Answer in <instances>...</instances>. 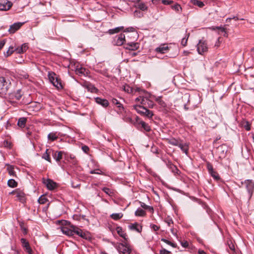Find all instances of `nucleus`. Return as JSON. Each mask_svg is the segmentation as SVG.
I'll use <instances>...</instances> for the list:
<instances>
[{
  "label": "nucleus",
  "instance_id": "f257e3e1",
  "mask_svg": "<svg viewBox=\"0 0 254 254\" xmlns=\"http://www.w3.org/2000/svg\"><path fill=\"white\" fill-rule=\"evenodd\" d=\"M133 109L141 116L146 117L149 119L152 118L153 113L152 111L149 110L143 106L139 105H134L133 106Z\"/></svg>",
  "mask_w": 254,
  "mask_h": 254
},
{
  "label": "nucleus",
  "instance_id": "f03ea898",
  "mask_svg": "<svg viewBox=\"0 0 254 254\" xmlns=\"http://www.w3.org/2000/svg\"><path fill=\"white\" fill-rule=\"evenodd\" d=\"M242 184H244L248 191V198L250 199L254 191V182L252 180H247L244 182H242Z\"/></svg>",
  "mask_w": 254,
  "mask_h": 254
},
{
  "label": "nucleus",
  "instance_id": "7ed1b4c3",
  "mask_svg": "<svg viewBox=\"0 0 254 254\" xmlns=\"http://www.w3.org/2000/svg\"><path fill=\"white\" fill-rule=\"evenodd\" d=\"M10 84V83L6 81L5 78L0 77V93L6 94Z\"/></svg>",
  "mask_w": 254,
  "mask_h": 254
},
{
  "label": "nucleus",
  "instance_id": "20e7f679",
  "mask_svg": "<svg viewBox=\"0 0 254 254\" xmlns=\"http://www.w3.org/2000/svg\"><path fill=\"white\" fill-rule=\"evenodd\" d=\"M197 50L198 53L200 55H202L203 53L207 51L208 47L205 41H199L197 45Z\"/></svg>",
  "mask_w": 254,
  "mask_h": 254
},
{
  "label": "nucleus",
  "instance_id": "39448f33",
  "mask_svg": "<svg viewBox=\"0 0 254 254\" xmlns=\"http://www.w3.org/2000/svg\"><path fill=\"white\" fill-rule=\"evenodd\" d=\"M9 194H14L16 195V197L18 200L21 202H24L25 201V193L20 189H16L10 192Z\"/></svg>",
  "mask_w": 254,
  "mask_h": 254
},
{
  "label": "nucleus",
  "instance_id": "423d86ee",
  "mask_svg": "<svg viewBox=\"0 0 254 254\" xmlns=\"http://www.w3.org/2000/svg\"><path fill=\"white\" fill-rule=\"evenodd\" d=\"M75 234L86 240L89 239L90 238L89 233L87 232H84L81 229L76 226L74 227V235Z\"/></svg>",
  "mask_w": 254,
  "mask_h": 254
},
{
  "label": "nucleus",
  "instance_id": "0eeeda50",
  "mask_svg": "<svg viewBox=\"0 0 254 254\" xmlns=\"http://www.w3.org/2000/svg\"><path fill=\"white\" fill-rule=\"evenodd\" d=\"M43 183L46 186L49 190H53L58 187L57 184L50 179H43Z\"/></svg>",
  "mask_w": 254,
  "mask_h": 254
},
{
  "label": "nucleus",
  "instance_id": "6e6552de",
  "mask_svg": "<svg viewBox=\"0 0 254 254\" xmlns=\"http://www.w3.org/2000/svg\"><path fill=\"white\" fill-rule=\"evenodd\" d=\"M125 41V35L121 33L115 37L114 39V44L117 46H121L124 44Z\"/></svg>",
  "mask_w": 254,
  "mask_h": 254
},
{
  "label": "nucleus",
  "instance_id": "1a4fd4ad",
  "mask_svg": "<svg viewBox=\"0 0 254 254\" xmlns=\"http://www.w3.org/2000/svg\"><path fill=\"white\" fill-rule=\"evenodd\" d=\"M12 5V3L7 0H0V10H9Z\"/></svg>",
  "mask_w": 254,
  "mask_h": 254
},
{
  "label": "nucleus",
  "instance_id": "9d476101",
  "mask_svg": "<svg viewBox=\"0 0 254 254\" xmlns=\"http://www.w3.org/2000/svg\"><path fill=\"white\" fill-rule=\"evenodd\" d=\"M20 241L25 251L28 253V254H32L33 251L30 247L28 242L24 238H21Z\"/></svg>",
  "mask_w": 254,
  "mask_h": 254
},
{
  "label": "nucleus",
  "instance_id": "9b49d317",
  "mask_svg": "<svg viewBox=\"0 0 254 254\" xmlns=\"http://www.w3.org/2000/svg\"><path fill=\"white\" fill-rule=\"evenodd\" d=\"M24 24L22 22H16L10 25L8 31L10 33H14L17 30H18Z\"/></svg>",
  "mask_w": 254,
  "mask_h": 254
},
{
  "label": "nucleus",
  "instance_id": "f8f14e48",
  "mask_svg": "<svg viewBox=\"0 0 254 254\" xmlns=\"http://www.w3.org/2000/svg\"><path fill=\"white\" fill-rule=\"evenodd\" d=\"M74 226L72 225L71 229H68L66 227H62L61 230L64 234L71 236L74 235Z\"/></svg>",
  "mask_w": 254,
  "mask_h": 254
},
{
  "label": "nucleus",
  "instance_id": "ddd939ff",
  "mask_svg": "<svg viewBox=\"0 0 254 254\" xmlns=\"http://www.w3.org/2000/svg\"><path fill=\"white\" fill-rule=\"evenodd\" d=\"M95 101L96 103L100 105L104 108L107 107L109 105L108 101L105 99H102L100 97H96L95 98Z\"/></svg>",
  "mask_w": 254,
  "mask_h": 254
},
{
  "label": "nucleus",
  "instance_id": "4468645a",
  "mask_svg": "<svg viewBox=\"0 0 254 254\" xmlns=\"http://www.w3.org/2000/svg\"><path fill=\"white\" fill-rule=\"evenodd\" d=\"M177 146H179V147L184 153H185L186 155H188L189 148V144L188 143L183 142L182 140H181Z\"/></svg>",
  "mask_w": 254,
  "mask_h": 254
},
{
  "label": "nucleus",
  "instance_id": "2eb2a0df",
  "mask_svg": "<svg viewBox=\"0 0 254 254\" xmlns=\"http://www.w3.org/2000/svg\"><path fill=\"white\" fill-rule=\"evenodd\" d=\"M136 122H138V125H140L141 127L146 131H149L151 130V128L148 124L145 122L140 121L138 117H136Z\"/></svg>",
  "mask_w": 254,
  "mask_h": 254
},
{
  "label": "nucleus",
  "instance_id": "dca6fc26",
  "mask_svg": "<svg viewBox=\"0 0 254 254\" xmlns=\"http://www.w3.org/2000/svg\"><path fill=\"white\" fill-rule=\"evenodd\" d=\"M169 50L168 46L166 44L161 45L159 47L156 48L155 51L161 54L166 53Z\"/></svg>",
  "mask_w": 254,
  "mask_h": 254
},
{
  "label": "nucleus",
  "instance_id": "f3484780",
  "mask_svg": "<svg viewBox=\"0 0 254 254\" xmlns=\"http://www.w3.org/2000/svg\"><path fill=\"white\" fill-rule=\"evenodd\" d=\"M129 228L132 230H135L138 233H140L142 231V226L137 223L132 224L128 226Z\"/></svg>",
  "mask_w": 254,
  "mask_h": 254
},
{
  "label": "nucleus",
  "instance_id": "a211bd4d",
  "mask_svg": "<svg viewBox=\"0 0 254 254\" xmlns=\"http://www.w3.org/2000/svg\"><path fill=\"white\" fill-rule=\"evenodd\" d=\"M138 44L137 43H128L125 47L126 49L129 50V51H134L138 48Z\"/></svg>",
  "mask_w": 254,
  "mask_h": 254
},
{
  "label": "nucleus",
  "instance_id": "6ab92c4d",
  "mask_svg": "<svg viewBox=\"0 0 254 254\" xmlns=\"http://www.w3.org/2000/svg\"><path fill=\"white\" fill-rule=\"evenodd\" d=\"M64 154V152L62 151L55 152H53V156L57 162H59L62 159V156Z\"/></svg>",
  "mask_w": 254,
  "mask_h": 254
},
{
  "label": "nucleus",
  "instance_id": "aec40b11",
  "mask_svg": "<svg viewBox=\"0 0 254 254\" xmlns=\"http://www.w3.org/2000/svg\"><path fill=\"white\" fill-rule=\"evenodd\" d=\"M165 140L168 143L174 146H178L181 141L173 137L166 138Z\"/></svg>",
  "mask_w": 254,
  "mask_h": 254
},
{
  "label": "nucleus",
  "instance_id": "412c9836",
  "mask_svg": "<svg viewBox=\"0 0 254 254\" xmlns=\"http://www.w3.org/2000/svg\"><path fill=\"white\" fill-rule=\"evenodd\" d=\"M116 231L117 233L120 235V236L124 238L125 240H127V234L124 232L122 227L119 226L117 227L116 228Z\"/></svg>",
  "mask_w": 254,
  "mask_h": 254
},
{
  "label": "nucleus",
  "instance_id": "4be33fe9",
  "mask_svg": "<svg viewBox=\"0 0 254 254\" xmlns=\"http://www.w3.org/2000/svg\"><path fill=\"white\" fill-rule=\"evenodd\" d=\"M28 49V45L27 44L24 43L22 44L20 47L17 48L15 51L18 54H21L25 52Z\"/></svg>",
  "mask_w": 254,
  "mask_h": 254
},
{
  "label": "nucleus",
  "instance_id": "5701e85b",
  "mask_svg": "<svg viewBox=\"0 0 254 254\" xmlns=\"http://www.w3.org/2000/svg\"><path fill=\"white\" fill-rule=\"evenodd\" d=\"M6 166L7 167L6 170L9 175L12 177H16V173L14 171V166L9 164H6Z\"/></svg>",
  "mask_w": 254,
  "mask_h": 254
},
{
  "label": "nucleus",
  "instance_id": "b1692460",
  "mask_svg": "<svg viewBox=\"0 0 254 254\" xmlns=\"http://www.w3.org/2000/svg\"><path fill=\"white\" fill-rule=\"evenodd\" d=\"M27 118L25 117H22L20 118L17 122V125L19 127L21 128H23L25 126L26 122H27Z\"/></svg>",
  "mask_w": 254,
  "mask_h": 254
},
{
  "label": "nucleus",
  "instance_id": "393cba45",
  "mask_svg": "<svg viewBox=\"0 0 254 254\" xmlns=\"http://www.w3.org/2000/svg\"><path fill=\"white\" fill-rule=\"evenodd\" d=\"M121 246L123 247L122 252L124 254H130L131 249L127 245L121 244Z\"/></svg>",
  "mask_w": 254,
  "mask_h": 254
},
{
  "label": "nucleus",
  "instance_id": "a878e982",
  "mask_svg": "<svg viewBox=\"0 0 254 254\" xmlns=\"http://www.w3.org/2000/svg\"><path fill=\"white\" fill-rule=\"evenodd\" d=\"M136 216H144L146 215L145 211L140 208H138L135 212Z\"/></svg>",
  "mask_w": 254,
  "mask_h": 254
},
{
  "label": "nucleus",
  "instance_id": "bb28decb",
  "mask_svg": "<svg viewBox=\"0 0 254 254\" xmlns=\"http://www.w3.org/2000/svg\"><path fill=\"white\" fill-rule=\"evenodd\" d=\"M123 28H124V27L121 26V27H116L114 29H109L108 31V33L110 34H115L116 33H118L121 30H123Z\"/></svg>",
  "mask_w": 254,
  "mask_h": 254
},
{
  "label": "nucleus",
  "instance_id": "cd10ccee",
  "mask_svg": "<svg viewBox=\"0 0 254 254\" xmlns=\"http://www.w3.org/2000/svg\"><path fill=\"white\" fill-rule=\"evenodd\" d=\"M112 103L116 105L120 110H124L123 106L120 102L116 99H113L112 100Z\"/></svg>",
  "mask_w": 254,
  "mask_h": 254
},
{
  "label": "nucleus",
  "instance_id": "c85d7f7f",
  "mask_svg": "<svg viewBox=\"0 0 254 254\" xmlns=\"http://www.w3.org/2000/svg\"><path fill=\"white\" fill-rule=\"evenodd\" d=\"M155 101L158 104L162 107H165L166 106V103L162 100L161 97H156L155 98Z\"/></svg>",
  "mask_w": 254,
  "mask_h": 254
},
{
  "label": "nucleus",
  "instance_id": "c756f323",
  "mask_svg": "<svg viewBox=\"0 0 254 254\" xmlns=\"http://www.w3.org/2000/svg\"><path fill=\"white\" fill-rule=\"evenodd\" d=\"M7 185L10 188H15L17 186V183L14 179H9L7 182Z\"/></svg>",
  "mask_w": 254,
  "mask_h": 254
},
{
  "label": "nucleus",
  "instance_id": "7c9ffc66",
  "mask_svg": "<svg viewBox=\"0 0 254 254\" xmlns=\"http://www.w3.org/2000/svg\"><path fill=\"white\" fill-rule=\"evenodd\" d=\"M191 2L193 5H197L200 8L202 7L204 5V4L203 2L198 0H191Z\"/></svg>",
  "mask_w": 254,
  "mask_h": 254
},
{
  "label": "nucleus",
  "instance_id": "2f4dec72",
  "mask_svg": "<svg viewBox=\"0 0 254 254\" xmlns=\"http://www.w3.org/2000/svg\"><path fill=\"white\" fill-rule=\"evenodd\" d=\"M52 83L53 85L56 87L58 89H61L63 88L62 85L58 78L55 79V80L52 82Z\"/></svg>",
  "mask_w": 254,
  "mask_h": 254
},
{
  "label": "nucleus",
  "instance_id": "473e14b6",
  "mask_svg": "<svg viewBox=\"0 0 254 254\" xmlns=\"http://www.w3.org/2000/svg\"><path fill=\"white\" fill-rule=\"evenodd\" d=\"M123 216V214L121 213H113L111 215V217L115 220H118Z\"/></svg>",
  "mask_w": 254,
  "mask_h": 254
},
{
  "label": "nucleus",
  "instance_id": "72a5a7b5",
  "mask_svg": "<svg viewBox=\"0 0 254 254\" xmlns=\"http://www.w3.org/2000/svg\"><path fill=\"white\" fill-rule=\"evenodd\" d=\"M86 88L87 90L92 93L96 92L97 89L91 84H88L86 85Z\"/></svg>",
  "mask_w": 254,
  "mask_h": 254
},
{
  "label": "nucleus",
  "instance_id": "f704fd0d",
  "mask_svg": "<svg viewBox=\"0 0 254 254\" xmlns=\"http://www.w3.org/2000/svg\"><path fill=\"white\" fill-rule=\"evenodd\" d=\"M48 149H46V152L43 154L42 158L45 159L49 162H51V160L50 157V153L48 152Z\"/></svg>",
  "mask_w": 254,
  "mask_h": 254
},
{
  "label": "nucleus",
  "instance_id": "c9c22d12",
  "mask_svg": "<svg viewBox=\"0 0 254 254\" xmlns=\"http://www.w3.org/2000/svg\"><path fill=\"white\" fill-rule=\"evenodd\" d=\"M11 97L13 96H14L15 98L19 100L22 97V94H21V91L20 90H18L16 91V92L14 93H12L11 95Z\"/></svg>",
  "mask_w": 254,
  "mask_h": 254
},
{
  "label": "nucleus",
  "instance_id": "e433bc0d",
  "mask_svg": "<svg viewBox=\"0 0 254 254\" xmlns=\"http://www.w3.org/2000/svg\"><path fill=\"white\" fill-rule=\"evenodd\" d=\"M48 139L51 141H54L58 138V136L55 133H50L48 135Z\"/></svg>",
  "mask_w": 254,
  "mask_h": 254
},
{
  "label": "nucleus",
  "instance_id": "4c0bfd02",
  "mask_svg": "<svg viewBox=\"0 0 254 254\" xmlns=\"http://www.w3.org/2000/svg\"><path fill=\"white\" fill-rule=\"evenodd\" d=\"M211 176L213 178V179L216 181H219L220 180V177L219 176V174L215 172L214 170L212 172V173H209Z\"/></svg>",
  "mask_w": 254,
  "mask_h": 254
},
{
  "label": "nucleus",
  "instance_id": "58836bf2",
  "mask_svg": "<svg viewBox=\"0 0 254 254\" xmlns=\"http://www.w3.org/2000/svg\"><path fill=\"white\" fill-rule=\"evenodd\" d=\"M56 74L54 72H49L48 77L50 81L52 83L57 77H55Z\"/></svg>",
  "mask_w": 254,
  "mask_h": 254
},
{
  "label": "nucleus",
  "instance_id": "ea45409f",
  "mask_svg": "<svg viewBox=\"0 0 254 254\" xmlns=\"http://www.w3.org/2000/svg\"><path fill=\"white\" fill-rule=\"evenodd\" d=\"M48 201V199L44 196H41L38 199V202L41 204H45Z\"/></svg>",
  "mask_w": 254,
  "mask_h": 254
},
{
  "label": "nucleus",
  "instance_id": "a19ab883",
  "mask_svg": "<svg viewBox=\"0 0 254 254\" xmlns=\"http://www.w3.org/2000/svg\"><path fill=\"white\" fill-rule=\"evenodd\" d=\"M136 7L142 11H145L147 9V6L144 3H138Z\"/></svg>",
  "mask_w": 254,
  "mask_h": 254
},
{
  "label": "nucleus",
  "instance_id": "79ce46f5",
  "mask_svg": "<svg viewBox=\"0 0 254 254\" xmlns=\"http://www.w3.org/2000/svg\"><path fill=\"white\" fill-rule=\"evenodd\" d=\"M146 106L149 108H153L155 105L151 99H146Z\"/></svg>",
  "mask_w": 254,
  "mask_h": 254
},
{
  "label": "nucleus",
  "instance_id": "37998d69",
  "mask_svg": "<svg viewBox=\"0 0 254 254\" xmlns=\"http://www.w3.org/2000/svg\"><path fill=\"white\" fill-rule=\"evenodd\" d=\"M102 190L105 192L106 194H108L109 195H112L113 194V191L111 190L108 188H103L102 189Z\"/></svg>",
  "mask_w": 254,
  "mask_h": 254
},
{
  "label": "nucleus",
  "instance_id": "c03bdc74",
  "mask_svg": "<svg viewBox=\"0 0 254 254\" xmlns=\"http://www.w3.org/2000/svg\"><path fill=\"white\" fill-rule=\"evenodd\" d=\"M161 241L164 242V243H166L167 244L171 246L173 248L176 247V245L175 244L172 243L171 242L169 241L168 240H166L165 239H162Z\"/></svg>",
  "mask_w": 254,
  "mask_h": 254
},
{
  "label": "nucleus",
  "instance_id": "a18cd8bd",
  "mask_svg": "<svg viewBox=\"0 0 254 254\" xmlns=\"http://www.w3.org/2000/svg\"><path fill=\"white\" fill-rule=\"evenodd\" d=\"M211 29L212 30H215V29H219L222 32H224V36H225V37H227V33H226V31H225V29L223 27H212L211 28Z\"/></svg>",
  "mask_w": 254,
  "mask_h": 254
},
{
  "label": "nucleus",
  "instance_id": "49530a36",
  "mask_svg": "<svg viewBox=\"0 0 254 254\" xmlns=\"http://www.w3.org/2000/svg\"><path fill=\"white\" fill-rule=\"evenodd\" d=\"M14 52L13 47L12 46H10L9 49L6 52V54H5V56L6 57H8L11 55L13 52Z\"/></svg>",
  "mask_w": 254,
  "mask_h": 254
},
{
  "label": "nucleus",
  "instance_id": "de8ad7c7",
  "mask_svg": "<svg viewBox=\"0 0 254 254\" xmlns=\"http://www.w3.org/2000/svg\"><path fill=\"white\" fill-rule=\"evenodd\" d=\"M165 222L167 224L168 226L170 227L171 225L173 224V221L172 218L168 217L165 220Z\"/></svg>",
  "mask_w": 254,
  "mask_h": 254
},
{
  "label": "nucleus",
  "instance_id": "09e8293b",
  "mask_svg": "<svg viewBox=\"0 0 254 254\" xmlns=\"http://www.w3.org/2000/svg\"><path fill=\"white\" fill-rule=\"evenodd\" d=\"M150 227L154 231H157L159 230V229H160V227L159 226H157L156 225H155L154 224H151L150 225Z\"/></svg>",
  "mask_w": 254,
  "mask_h": 254
},
{
  "label": "nucleus",
  "instance_id": "8fccbe9b",
  "mask_svg": "<svg viewBox=\"0 0 254 254\" xmlns=\"http://www.w3.org/2000/svg\"><path fill=\"white\" fill-rule=\"evenodd\" d=\"M146 99H151L154 98L155 99V96L152 95L151 94L149 93H146L145 95L143 96Z\"/></svg>",
  "mask_w": 254,
  "mask_h": 254
},
{
  "label": "nucleus",
  "instance_id": "3c124183",
  "mask_svg": "<svg viewBox=\"0 0 254 254\" xmlns=\"http://www.w3.org/2000/svg\"><path fill=\"white\" fill-rule=\"evenodd\" d=\"M172 8L178 12L179 11L180 9H181L180 5L178 4H175L173 5H172Z\"/></svg>",
  "mask_w": 254,
  "mask_h": 254
},
{
  "label": "nucleus",
  "instance_id": "603ef678",
  "mask_svg": "<svg viewBox=\"0 0 254 254\" xmlns=\"http://www.w3.org/2000/svg\"><path fill=\"white\" fill-rule=\"evenodd\" d=\"M76 72L78 74L85 75L86 70L84 68H80L77 69Z\"/></svg>",
  "mask_w": 254,
  "mask_h": 254
},
{
  "label": "nucleus",
  "instance_id": "864d4df0",
  "mask_svg": "<svg viewBox=\"0 0 254 254\" xmlns=\"http://www.w3.org/2000/svg\"><path fill=\"white\" fill-rule=\"evenodd\" d=\"M207 168L209 173H212L214 171L212 165L209 163L207 164Z\"/></svg>",
  "mask_w": 254,
  "mask_h": 254
},
{
  "label": "nucleus",
  "instance_id": "5fc2aeb1",
  "mask_svg": "<svg viewBox=\"0 0 254 254\" xmlns=\"http://www.w3.org/2000/svg\"><path fill=\"white\" fill-rule=\"evenodd\" d=\"M244 127L247 130H250L251 129V125L248 122H246L244 125Z\"/></svg>",
  "mask_w": 254,
  "mask_h": 254
},
{
  "label": "nucleus",
  "instance_id": "6e6d98bb",
  "mask_svg": "<svg viewBox=\"0 0 254 254\" xmlns=\"http://www.w3.org/2000/svg\"><path fill=\"white\" fill-rule=\"evenodd\" d=\"M124 89L126 92L127 93H130L132 92V88H130L128 85L125 86Z\"/></svg>",
  "mask_w": 254,
  "mask_h": 254
},
{
  "label": "nucleus",
  "instance_id": "4d7b16f0",
  "mask_svg": "<svg viewBox=\"0 0 254 254\" xmlns=\"http://www.w3.org/2000/svg\"><path fill=\"white\" fill-rule=\"evenodd\" d=\"M90 173L91 174H102V171H100L99 170H94L91 171L90 172Z\"/></svg>",
  "mask_w": 254,
  "mask_h": 254
},
{
  "label": "nucleus",
  "instance_id": "13d9d810",
  "mask_svg": "<svg viewBox=\"0 0 254 254\" xmlns=\"http://www.w3.org/2000/svg\"><path fill=\"white\" fill-rule=\"evenodd\" d=\"M187 41H188V38H184L182 39L181 44L183 46H186L187 44Z\"/></svg>",
  "mask_w": 254,
  "mask_h": 254
},
{
  "label": "nucleus",
  "instance_id": "bf43d9fd",
  "mask_svg": "<svg viewBox=\"0 0 254 254\" xmlns=\"http://www.w3.org/2000/svg\"><path fill=\"white\" fill-rule=\"evenodd\" d=\"M6 42V39H3L0 41V50L3 47Z\"/></svg>",
  "mask_w": 254,
  "mask_h": 254
},
{
  "label": "nucleus",
  "instance_id": "052dcab7",
  "mask_svg": "<svg viewBox=\"0 0 254 254\" xmlns=\"http://www.w3.org/2000/svg\"><path fill=\"white\" fill-rule=\"evenodd\" d=\"M170 252L166 250V249H162L160 251V254H169Z\"/></svg>",
  "mask_w": 254,
  "mask_h": 254
},
{
  "label": "nucleus",
  "instance_id": "680f3d73",
  "mask_svg": "<svg viewBox=\"0 0 254 254\" xmlns=\"http://www.w3.org/2000/svg\"><path fill=\"white\" fill-rule=\"evenodd\" d=\"M82 149L84 152L86 153H87L89 150V147L86 145L83 146L82 147Z\"/></svg>",
  "mask_w": 254,
  "mask_h": 254
},
{
  "label": "nucleus",
  "instance_id": "e2e57ef3",
  "mask_svg": "<svg viewBox=\"0 0 254 254\" xmlns=\"http://www.w3.org/2000/svg\"><path fill=\"white\" fill-rule=\"evenodd\" d=\"M172 1H169L168 0H163L162 2L165 5H168L172 3Z\"/></svg>",
  "mask_w": 254,
  "mask_h": 254
},
{
  "label": "nucleus",
  "instance_id": "0e129e2a",
  "mask_svg": "<svg viewBox=\"0 0 254 254\" xmlns=\"http://www.w3.org/2000/svg\"><path fill=\"white\" fill-rule=\"evenodd\" d=\"M140 104L143 105H146V99L143 96L141 100Z\"/></svg>",
  "mask_w": 254,
  "mask_h": 254
},
{
  "label": "nucleus",
  "instance_id": "69168bd1",
  "mask_svg": "<svg viewBox=\"0 0 254 254\" xmlns=\"http://www.w3.org/2000/svg\"><path fill=\"white\" fill-rule=\"evenodd\" d=\"M140 203L141 207L144 208V209H146L148 207V205H146L144 202H140Z\"/></svg>",
  "mask_w": 254,
  "mask_h": 254
},
{
  "label": "nucleus",
  "instance_id": "338daca9",
  "mask_svg": "<svg viewBox=\"0 0 254 254\" xmlns=\"http://www.w3.org/2000/svg\"><path fill=\"white\" fill-rule=\"evenodd\" d=\"M171 231L173 235H174L175 236H177V230L176 229H175L174 228H171Z\"/></svg>",
  "mask_w": 254,
  "mask_h": 254
},
{
  "label": "nucleus",
  "instance_id": "774afa93",
  "mask_svg": "<svg viewBox=\"0 0 254 254\" xmlns=\"http://www.w3.org/2000/svg\"><path fill=\"white\" fill-rule=\"evenodd\" d=\"M181 245L184 248H187L189 245L187 241L182 242Z\"/></svg>",
  "mask_w": 254,
  "mask_h": 254
}]
</instances>
